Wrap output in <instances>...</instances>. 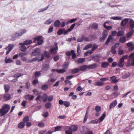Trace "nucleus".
<instances>
[{"label": "nucleus", "instance_id": "f257e3e1", "mask_svg": "<svg viewBox=\"0 0 134 134\" xmlns=\"http://www.w3.org/2000/svg\"><path fill=\"white\" fill-rule=\"evenodd\" d=\"M10 108L9 105L8 104H5L2 107V109H0L1 116H3L5 115L9 111Z\"/></svg>", "mask_w": 134, "mask_h": 134}, {"label": "nucleus", "instance_id": "f03ea898", "mask_svg": "<svg viewBox=\"0 0 134 134\" xmlns=\"http://www.w3.org/2000/svg\"><path fill=\"white\" fill-rule=\"evenodd\" d=\"M102 56L101 54H98L96 55H92L91 56L92 58V60H93L96 62H99L100 61V58Z\"/></svg>", "mask_w": 134, "mask_h": 134}, {"label": "nucleus", "instance_id": "7ed1b4c3", "mask_svg": "<svg viewBox=\"0 0 134 134\" xmlns=\"http://www.w3.org/2000/svg\"><path fill=\"white\" fill-rule=\"evenodd\" d=\"M48 96L46 93L43 94L42 97L41 95H38L35 99V100L37 101V103L38 104H39L41 103V98H43V99H47Z\"/></svg>", "mask_w": 134, "mask_h": 134}, {"label": "nucleus", "instance_id": "20e7f679", "mask_svg": "<svg viewBox=\"0 0 134 134\" xmlns=\"http://www.w3.org/2000/svg\"><path fill=\"white\" fill-rule=\"evenodd\" d=\"M78 127L76 125H72L69 127L66 126V129H69L72 132H75L77 130Z\"/></svg>", "mask_w": 134, "mask_h": 134}, {"label": "nucleus", "instance_id": "39448f33", "mask_svg": "<svg viewBox=\"0 0 134 134\" xmlns=\"http://www.w3.org/2000/svg\"><path fill=\"white\" fill-rule=\"evenodd\" d=\"M41 53V50L39 48L35 49L32 52V54L33 55H40Z\"/></svg>", "mask_w": 134, "mask_h": 134}, {"label": "nucleus", "instance_id": "423d86ee", "mask_svg": "<svg viewBox=\"0 0 134 134\" xmlns=\"http://www.w3.org/2000/svg\"><path fill=\"white\" fill-rule=\"evenodd\" d=\"M129 61L131 62V65L134 66V53L131 54L129 57Z\"/></svg>", "mask_w": 134, "mask_h": 134}, {"label": "nucleus", "instance_id": "0eeeda50", "mask_svg": "<svg viewBox=\"0 0 134 134\" xmlns=\"http://www.w3.org/2000/svg\"><path fill=\"white\" fill-rule=\"evenodd\" d=\"M129 18H125L123 19L120 23V25L121 26H124L126 25L129 21Z\"/></svg>", "mask_w": 134, "mask_h": 134}, {"label": "nucleus", "instance_id": "6e6552de", "mask_svg": "<svg viewBox=\"0 0 134 134\" xmlns=\"http://www.w3.org/2000/svg\"><path fill=\"white\" fill-rule=\"evenodd\" d=\"M124 60L122 59H120L117 63L118 65L120 68H122L124 65Z\"/></svg>", "mask_w": 134, "mask_h": 134}, {"label": "nucleus", "instance_id": "1a4fd4ad", "mask_svg": "<svg viewBox=\"0 0 134 134\" xmlns=\"http://www.w3.org/2000/svg\"><path fill=\"white\" fill-rule=\"evenodd\" d=\"M49 66L48 64H44L42 68V70L45 71H47L49 69Z\"/></svg>", "mask_w": 134, "mask_h": 134}, {"label": "nucleus", "instance_id": "9d476101", "mask_svg": "<svg viewBox=\"0 0 134 134\" xmlns=\"http://www.w3.org/2000/svg\"><path fill=\"white\" fill-rule=\"evenodd\" d=\"M117 102L116 100H115L113 101L110 104L109 106V109H110L114 108L115 106L117 105Z\"/></svg>", "mask_w": 134, "mask_h": 134}, {"label": "nucleus", "instance_id": "9b49d317", "mask_svg": "<svg viewBox=\"0 0 134 134\" xmlns=\"http://www.w3.org/2000/svg\"><path fill=\"white\" fill-rule=\"evenodd\" d=\"M19 45L21 46L20 47V50L22 51H25L26 49V47L24 46V44L22 43H19Z\"/></svg>", "mask_w": 134, "mask_h": 134}, {"label": "nucleus", "instance_id": "f8f14e48", "mask_svg": "<svg viewBox=\"0 0 134 134\" xmlns=\"http://www.w3.org/2000/svg\"><path fill=\"white\" fill-rule=\"evenodd\" d=\"M126 37L125 36L121 37L119 39L120 42L122 43H125L126 41Z\"/></svg>", "mask_w": 134, "mask_h": 134}, {"label": "nucleus", "instance_id": "ddd939ff", "mask_svg": "<svg viewBox=\"0 0 134 134\" xmlns=\"http://www.w3.org/2000/svg\"><path fill=\"white\" fill-rule=\"evenodd\" d=\"M20 37L21 36L24 34L26 33L27 30L24 29H21L18 31Z\"/></svg>", "mask_w": 134, "mask_h": 134}, {"label": "nucleus", "instance_id": "4468645a", "mask_svg": "<svg viewBox=\"0 0 134 134\" xmlns=\"http://www.w3.org/2000/svg\"><path fill=\"white\" fill-rule=\"evenodd\" d=\"M61 24V23L59 20H56L54 23V26L56 27H59Z\"/></svg>", "mask_w": 134, "mask_h": 134}, {"label": "nucleus", "instance_id": "2eb2a0df", "mask_svg": "<svg viewBox=\"0 0 134 134\" xmlns=\"http://www.w3.org/2000/svg\"><path fill=\"white\" fill-rule=\"evenodd\" d=\"M133 30H131L127 32L126 34L127 37L129 38L131 37L133 34Z\"/></svg>", "mask_w": 134, "mask_h": 134}, {"label": "nucleus", "instance_id": "dca6fc26", "mask_svg": "<svg viewBox=\"0 0 134 134\" xmlns=\"http://www.w3.org/2000/svg\"><path fill=\"white\" fill-rule=\"evenodd\" d=\"M3 98L6 101L10 99H11L10 95L8 94H5Z\"/></svg>", "mask_w": 134, "mask_h": 134}, {"label": "nucleus", "instance_id": "f3484780", "mask_svg": "<svg viewBox=\"0 0 134 134\" xmlns=\"http://www.w3.org/2000/svg\"><path fill=\"white\" fill-rule=\"evenodd\" d=\"M130 27L131 30H133L134 28V21L130 19L129 21Z\"/></svg>", "mask_w": 134, "mask_h": 134}, {"label": "nucleus", "instance_id": "a211bd4d", "mask_svg": "<svg viewBox=\"0 0 134 134\" xmlns=\"http://www.w3.org/2000/svg\"><path fill=\"white\" fill-rule=\"evenodd\" d=\"M109 63L107 62H103L101 64V67L104 68H107L109 65Z\"/></svg>", "mask_w": 134, "mask_h": 134}, {"label": "nucleus", "instance_id": "6ab92c4d", "mask_svg": "<svg viewBox=\"0 0 134 134\" xmlns=\"http://www.w3.org/2000/svg\"><path fill=\"white\" fill-rule=\"evenodd\" d=\"M32 43V41L30 40H27L25 41L23 43L24 45H29L31 44Z\"/></svg>", "mask_w": 134, "mask_h": 134}, {"label": "nucleus", "instance_id": "aec40b11", "mask_svg": "<svg viewBox=\"0 0 134 134\" xmlns=\"http://www.w3.org/2000/svg\"><path fill=\"white\" fill-rule=\"evenodd\" d=\"M14 47V44H10L5 48V49L9 50L11 51Z\"/></svg>", "mask_w": 134, "mask_h": 134}, {"label": "nucleus", "instance_id": "412c9836", "mask_svg": "<svg viewBox=\"0 0 134 134\" xmlns=\"http://www.w3.org/2000/svg\"><path fill=\"white\" fill-rule=\"evenodd\" d=\"M4 89L5 91V92L7 93L8 92L10 89V86L9 85L5 84L4 85Z\"/></svg>", "mask_w": 134, "mask_h": 134}, {"label": "nucleus", "instance_id": "4be33fe9", "mask_svg": "<svg viewBox=\"0 0 134 134\" xmlns=\"http://www.w3.org/2000/svg\"><path fill=\"white\" fill-rule=\"evenodd\" d=\"M97 66V64L96 63L89 65L88 66V68L89 69H94Z\"/></svg>", "mask_w": 134, "mask_h": 134}, {"label": "nucleus", "instance_id": "5701e85b", "mask_svg": "<svg viewBox=\"0 0 134 134\" xmlns=\"http://www.w3.org/2000/svg\"><path fill=\"white\" fill-rule=\"evenodd\" d=\"M44 59V55L43 54H42L41 55V59H38L37 58H33L32 59L33 61H36L38 60V62H40L43 60Z\"/></svg>", "mask_w": 134, "mask_h": 134}, {"label": "nucleus", "instance_id": "b1692460", "mask_svg": "<svg viewBox=\"0 0 134 134\" xmlns=\"http://www.w3.org/2000/svg\"><path fill=\"white\" fill-rule=\"evenodd\" d=\"M87 68H88V66L84 65L81 66L79 69V70L84 71L86 70Z\"/></svg>", "mask_w": 134, "mask_h": 134}, {"label": "nucleus", "instance_id": "393cba45", "mask_svg": "<svg viewBox=\"0 0 134 134\" xmlns=\"http://www.w3.org/2000/svg\"><path fill=\"white\" fill-rule=\"evenodd\" d=\"M110 79L112 81V82L113 83H116L117 82L118 80L116 79V77L115 76H113L110 77Z\"/></svg>", "mask_w": 134, "mask_h": 134}, {"label": "nucleus", "instance_id": "a878e982", "mask_svg": "<svg viewBox=\"0 0 134 134\" xmlns=\"http://www.w3.org/2000/svg\"><path fill=\"white\" fill-rule=\"evenodd\" d=\"M57 50L56 48H51L49 51L51 54H55L57 53Z\"/></svg>", "mask_w": 134, "mask_h": 134}, {"label": "nucleus", "instance_id": "bb28decb", "mask_svg": "<svg viewBox=\"0 0 134 134\" xmlns=\"http://www.w3.org/2000/svg\"><path fill=\"white\" fill-rule=\"evenodd\" d=\"M25 126V123L23 121L21 122L18 125V127L20 129H22Z\"/></svg>", "mask_w": 134, "mask_h": 134}, {"label": "nucleus", "instance_id": "cd10ccee", "mask_svg": "<svg viewBox=\"0 0 134 134\" xmlns=\"http://www.w3.org/2000/svg\"><path fill=\"white\" fill-rule=\"evenodd\" d=\"M125 34L124 31L121 30L119 31L117 33V36H123Z\"/></svg>", "mask_w": 134, "mask_h": 134}, {"label": "nucleus", "instance_id": "c85d7f7f", "mask_svg": "<svg viewBox=\"0 0 134 134\" xmlns=\"http://www.w3.org/2000/svg\"><path fill=\"white\" fill-rule=\"evenodd\" d=\"M113 37L111 35L109 36L108 37L107 40L105 42V44H108L109 42H110L111 40H112Z\"/></svg>", "mask_w": 134, "mask_h": 134}, {"label": "nucleus", "instance_id": "c756f323", "mask_svg": "<svg viewBox=\"0 0 134 134\" xmlns=\"http://www.w3.org/2000/svg\"><path fill=\"white\" fill-rule=\"evenodd\" d=\"M130 75L131 74L129 72L126 73L124 75L122 76V78L123 79H125L130 76Z\"/></svg>", "mask_w": 134, "mask_h": 134}, {"label": "nucleus", "instance_id": "7c9ffc66", "mask_svg": "<svg viewBox=\"0 0 134 134\" xmlns=\"http://www.w3.org/2000/svg\"><path fill=\"white\" fill-rule=\"evenodd\" d=\"M91 123L97 124L100 123V121L98 119H97L90 121Z\"/></svg>", "mask_w": 134, "mask_h": 134}, {"label": "nucleus", "instance_id": "2f4dec72", "mask_svg": "<svg viewBox=\"0 0 134 134\" xmlns=\"http://www.w3.org/2000/svg\"><path fill=\"white\" fill-rule=\"evenodd\" d=\"M104 84V83L102 82L97 81L94 83V85L96 86H101L103 85Z\"/></svg>", "mask_w": 134, "mask_h": 134}, {"label": "nucleus", "instance_id": "473e14b6", "mask_svg": "<svg viewBox=\"0 0 134 134\" xmlns=\"http://www.w3.org/2000/svg\"><path fill=\"white\" fill-rule=\"evenodd\" d=\"M42 36H39L37 37H35L34 38L33 42H36V41H38L39 40H41Z\"/></svg>", "mask_w": 134, "mask_h": 134}, {"label": "nucleus", "instance_id": "72a5a7b5", "mask_svg": "<svg viewBox=\"0 0 134 134\" xmlns=\"http://www.w3.org/2000/svg\"><path fill=\"white\" fill-rule=\"evenodd\" d=\"M79 69L78 68H75L72 69L71 72L72 74H75L79 72Z\"/></svg>", "mask_w": 134, "mask_h": 134}, {"label": "nucleus", "instance_id": "f704fd0d", "mask_svg": "<svg viewBox=\"0 0 134 134\" xmlns=\"http://www.w3.org/2000/svg\"><path fill=\"white\" fill-rule=\"evenodd\" d=\"M85 38V35H82V37H79L77 39V41L78 42H81L83 40L84 38Z\"/></svg>", "mask_w": 134, "mask_h": 134}, {"label": "nucleus", "instance_id": "c9c22d12", "mask_svg": "<svg viewBox=\"0 0 134 134\" xmlns=\"http://www.w3.org/2000/svg\"><path fill=\"white\" fill-rule=\"evenodd\" d=\"M53 21V20L52 19H49L45 22L44 24H45L49 25Z\"/></svg>", "mask_w": 134, "mask_h": 134}, {"label": "nucleus", "instance_id": "e433bc0d", "mask_svg": "<svg viewBox=\"0 0 134 134\" xmlns=\"http://www.w3.org/2000/svg\"><path fill=\"white\" fill-rule=\"evenodd\" d=\"M105 115L106 113L105 112H104L102 114L100 118L99 119L100 121V122L104 120L105 116Z\"/></svg>", "mask_w": 134, "mask_h": 134}, {"label": "nucleus", "instance_id": "4c0bfd02", "mask_svg": "<svg viewBox=\"0 0 134 134\" xmlns=\"http://www.w3.org/2000/svg\"><path fill=\"white\" fill-rule=\"evenodd\" d=\"M11 36L12 38H14L18 37H20L18 31L16 33L13 34Z\"/></svg>", "mask_w": 134, "mask_h": 134}, {"label": "nucleus", "instance_id": "58836bf2", "mask_svg": "<svg viewBox=\"0 0 134 134\" xmlns=\"http://www.w3.org/2000/svg\"><path fill=\"white\" fill-rule=\"evenodd\" d=\"M71 53L72 55V58L73 59H75L76 58V55L75 53V51L74 50H71Z\"/></svg>", "mask_w": 134, "mask_h": 134}, {"label": "nucleus", "instance_id": "ea45409f", "mask_svg": "<svg viewBox=\"0 0 134 134\" xmlns=\"http://www.w3.org/2000/svg\"><path fill=\"white\" fill-rule=\"evenodd\" d=\"M108 35V32L106 30L104 31L103 32L102 34V37H103V38H106Z\"/></svg>", "mask_w": 134, "mask_h": 134}, {"label": "nucleus", "instance_id": "a19ab883", "mask_svg": "<svg viewBox=\"0 0 134 134\" xmlns=\"http://www.w3.org/2000/svg\"><path fill=\"white\" fill-rule=\"evenodd\" d=\"M64 32V30L62 29L61 28L59 29L58 30L57 34L58 35H60L62 34Z\"/></svg>", "mask_w": 134, "mask_h": 134}, {"label": "nucleus", "instance_id": "79ce46f5", "mask_svg": "<svg viewBox=\"0 0 134 134\" xmlns=\"http://www.w3.org/2000/svg\"><path fill=\"white\" fill-rule=\"evenodd\" d=\"M85 58H79L77 60V62L79 63H83L85 61Z\"/></svg>", "mask_w": 134, "mask_h": 134}, {"label": "nucleus", "instance_id": "37998d69", "mask_svg": "<svg viewBox=\"0 0 134 134\" xmlns=\"http://www.w3.org/2000/svg\"><path fill=\"white\" fill-rule=\"evenodd\" d=\"M48 88V86L47 85H44L41 87V89L43 91L46 90Z\"/></svg>", "mask_w": 134, "mask_h": 134}, {"label": "nucleus", "instance_id": "c03bdc74", "mask_svg": "<svg viewBox=\"0 0 134 134\" xmlns=\"http://www.w3.org/2000/svg\"><path fill=\"white\" fill-rule=\"evenodd\" d=\"M116 49V48H115V47L112 46L111 48V52L113 54H116V52L115 50Z\"/></svg>", "mask_w": 134, "mask_h": 134}, {"label": "nucleus", "instance_id": "a18cd8bd", "mask_svg": "<svg viewBox=\"0 0 134 134\" xmlns=\"http://www.w3.org/2000/svg\"><path fill=\"white\" fill-rule=\"evenodd\" d=\"M44 55L45 57L47 58H50V53L48 52L45 51L44 52Z\"/></svg>", "mask_w": 134, "mask_h": 134}, {"label": "nucleus", "instance_id": "49530a36", "mask_svg": "<svg viewBox=\"0 0 134 134\" xmlns=\"http://www.w3.org/2000/svg\"><path fill=\"white\" fill-rule=\"evenodd\" d=\"M110 18L111 19L115 20H121L122 18L119 16H115L114 17H111Z\"/></svg>", "mask_w": 134, "mask_h": 134}, {"label": "nucleus", "instance_id": "de8ad7c7", "mask_svg": "<svg viewBox=\"0 0 134 134\" xmlns=\"http://www.w3.org/2000/svg\"><path fill=\"white\" fill-rule=\"evenodd\" d=\"M95 109L96 111L98 112L101 110V108L100 106L97 105L95 107Z\"/></svg>", "mask_w": 134, "mask_h": 134}, {"label": "nucleus", "instance_id": "09e8293b", "mask_svg": "<svg viewBox=\"0 0 134 134\" xmlns=\"http://www.w3.org/2000/svg\"><path fill=\"white\" fill-rule=\"evenodd\" d=\"M41 73L39 71H37L35 72V77H39L41 75Z\"/></svg>", "mask_w": 134, "mask_h": 134}, {"label": "nucleus", "instance_id": "8fccbe9b", "mask_svg": "<svg viewBox=\"0 0 134 134\" xmlns=\"http://www.w3.org/2000/svg\"><path fill=\"white\" fill-rule=\"evenodd\" d=\"M53 99V95H50L48 97L47 100L49 102H51Z\"/></svg>", "mask_w": 134, "mask_h": 134}, {"label": "nucleus", "instance_id": "3c124183", "mask_svg": "<svg viewBox=\"0 0 134 134\" xmlns=\"http://www.w3.org/2000/svg\"><path fill=\"white\" fill-rule=\"evenodd\" d=\"M45 106L47 109H48L51 107V104L50 102H47Z\"/></svg>", "mask_w": 134, "mask_h": 134}, {"label": "nucleus", "instance_id": "603ef678", "mask_svg": "<svg viewBox=\"0 0 134 134\" xmlns=\"http://www.w3.org/2000/svg\"><path fill=\"white\" fill-rule=\"evenodd\" d=\"M56 71L58 73H62L65 71V70L64 69H57Z\"/></svg>", "mask_w": 134, "mask_h": 134}, {"label": "nucleus", "instance_id": "864d4df0", "mask_svg": "<svg viewBox=\"0 0 134 134\" xmlns=\"http://www.w3.org/2000/svg\"><path fill=\"white\" fill-rule=\"evenodd\" d=\"M92 27L95 30H96L98 27V25L96 23H93L92 26Z\"/></svg>", "mask_w": 134, "mask_h": 134}, {"label": "nucleus", "instance_id": "5fc2aeb1", "mask_svg": "<svg viewBox=\"0 0 134 134\" xmlns=\"http://www.w3.org/2000/svg\"><path fill=\"white\" fill-rule=\"evenodd\" d=\"M49 6L48 5L47 7L44 8H42L40 9L39 10V11L38 12V13H40L44 11L47 9L49 7Z\"/></svg>", "mask_w": 134, "mask_h": 134}, {"label": "nucleus", "instance_id": "6e6d98bb", "mask_svg": "<svg viewBox=\"0 0 134 134\" xmlns=\"http://www.w3.org/2000/svg\"><path fill=\"white\" fill-rule=\"evenodd\" d=\"M29 120V117L27 116L25 117L23 119L24 122L25 123L27 122Z\"/></svg>", "mask_w": 134, "mask_h": 134}, {"label": "nucleus", "instance_id": "4d7b16f0", "mask_svg": "<svg viewBox=\"0 0 134 134\" xmlns=\"http://www.w3.org/2000/svg\"><path fill=\"white\" fill-rule=\"evenodd\" d=\"M5 63H11L13 62V60L10 58H9L8 59H7L6 58L5 59Z\"/></svg>", "mask_w": 134, "mask_h": 134}, {"label": "nucleus", "instance_id": "13d9d810", "mask_svg": "<svg viewBox=\"0 0 134 134\" xmlns=\"http://www.w3.org/2000/svg\"><path fill=\"white\" fill-rule=\"evenodd\" d=\"M22 76L20 73H17L13 76V77L15 78H18Z\"/></svg>", "mask_w": 134, "mask_h": 134}, {"label": "nucleus", "instance_id": "bf43d9fd", "mask_svg": "<svg viewBox=\"0 0 134 134\" xmlns=\"http://www.w3.org/2000/svg\"><path fill=\"white\" fill-rule=\"evenodd\" d=\"M77 20L76 18H74L71 19L69 21H68L66 22V23L68 24L69 23H73L75 21Z\"/></svg>", "mask_w": 134, "mask_h": 134}, {"label": "nucleus", "instance_id": "052dcab7", "mask_svg": "<svg viewBox=\"0 0 134 134\" xmlns=\"http://www.w3.org/2000/svg\"><path fill=\"white\" fill-rule=\"evenodd\" d=\"M118 90V86L117 85H114L113 87V91L117 92Z\"/></svg>", "mask_w": 134, "mask_h": 134}, {"label": "nucleus", "instance_id": "680f3d73", "mask_svg": "<svg viewBox=\"0 0 134 134\" xmlns=\"http://www.w3.org/2000/svg\"><path fill=\"white\" fill-rule=\"evenodd\" d=\"M62 129V127L60 126H57L55 127V131H58L61 130Z\"/></svg>", "mask_w": 134, "mask_h": 134}, {"label": "nucleus", "instance_id": "e2e57ef3", "mask_svg": "<svg viewBox=\"0 0 134 134\" xmlns=\"http://www.w3.org/2000/svg\"><path fill=\"white\" fill-rule=\"evenodd\" d=\"M98 47V46L95 44H94L92 49V51H93L97 48Z\"/></svg>", "mask_w": 134, "mask_h": 134}, {"label": "nucleus", "instance_id": "0e129e2a", "mask_svg": "<svg viewBox=\"0 0 134 134\" xmlns=\"http://www.w3.org/2000/svg\"><path fill=\"white\" fill-rule=\"evenodd\" d=\"M66 129L65 133L66 134H72V131H71L69 129Z\"/></svg>", "mask_w": 134, "mask_h": 134}, {"label": "nucleus", "instance_id": "69168bd1", "mask_svg": "<svg viewBox=\"0 0 134 134\" xmlns=\"http://www.w3.org/2000/svg\"><path fill=\"white\" fill-rule=\"evenodd\" d=\"M38 125L40 127H43L44 126V124L43 122H40L38 124Z\"/></svg>", "mask_w": 134, "mask_h": 134}, {"label": "nucleus", "instance_id": "338daca9", "mask_svg": "<svg viewBox=\"0 0 134 134\" xmlns=\"http://www.w3.org/2000/svg\"><path fill=\"white\" fill-rule=\"evenodd\" d=\"M68 63L67 62H66L63 65V67L64 69H65L68 68Z\"/></svg>", "mask_w": 134, "mask_h": 134}, {"label": "nucleus", "instance_id": "774afa93", "mask_svg": "<svg viewBox=\"0 0 134 134\" xmlns=\"http://www.w3.org/2000/svg\"><path fill=\"white\" fill-rule=\"evenodd\" d=\"M65 82L66 84H68L70 86L72 85V83L71 82L68 80H65Z\"/></svg>", "mask_w": 134, "mask_h": 134}]
</instances>
